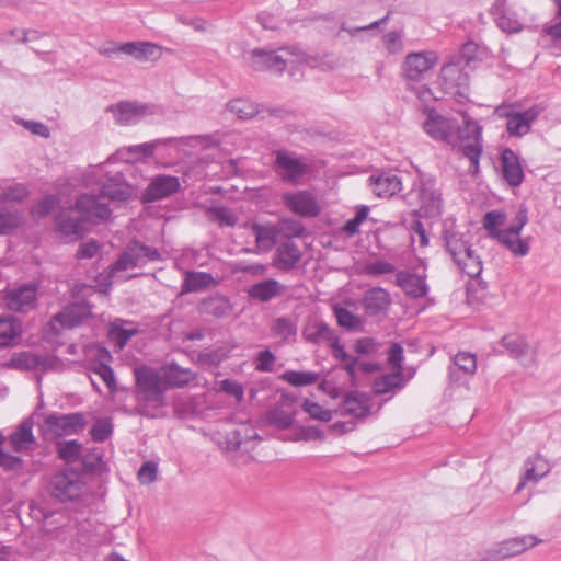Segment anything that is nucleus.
<instances>
[{"label":"nucleus","mask_w":561,"mask_h":561,"mask_svg":"<svg viewBox=\"0 0 561 561\" xmlns=\"http://www.w3.org/2000/svg\"><path fill=\"white\" fill-rule=\"evenodd\" d=\"M88 421L82 412L50 413L44 420L43 431L51 437L78 435L84 431Z\"/></svg>","instance_id":"nucleus-8"},{"label":"nucleus","mask_w":561,"mask_h":561,"mask_svg":"<svg viewBox=\"0 0 561 561\" xmlns=\"http://www.w3.org/2000/svg\"><path fill=\"white\" fill-rule=\"evenodd\" d=\"M24 461L20 456L11 455L0 448V467L4 471H20L23 469Z\"/></svg>","instance_id":"nucleus-59"},{"label":"nucleus","mask_w":561,"mask_h":561,"mask_svg":"<svg viewBox=\"0 0 561 561\" xmlns=\"http://www.w3.org/2000/svg\"><path fill=\"white\" fill-rule=\"evenodd\" d=\"M524 470L517 491H520L528 482L537 483L550 472L551 466L540 454H535L526 459Z\"/></svg>","instance_id":"nucleus-24"},{"label":"nucleus","mask_w":561,"mask_h":561,"mask_svg":"<svg viewBox=\"0 0 561 561\" xmlns=\"http://www.w3.org/2000/svg\"><path fill=\"white\" fill-rule=\"evenodd\" d=\"M304 339L312 344H330L336 336L334 331L321 320H309L302 329Z\"/></svg>","instance_id":"nucleus-27"},{"label":"nucleus","mask_w":561,"mask_h":561,"mask_svg":"<svg viewBox=\"0 0 561 561\" xmlns=\"http://www.w3.org/2000/svg\"><path fill=\"white\" fill-rule=\"evenodd\" d=\"M22 334L21 321L13 316H0V348L11 347Z\"/></svg>","instance_id":"nucleus-31"},{"label":"nucleus","mask_w":561,"mask_h":561,"mask_svg":"<svg viewBox=\"0 0 561 561\" xmlns=\"http://www.w3.org/2000/svg\"><path fill=\"white\" fill-rule=\"evenodd\" d=\"M536 115L530 111L506 114V130L511 136H524L530 130Z\"/></svg>","instance_id":"nucleus-34"},{"label":"nucleus","mask_w":561,"mask_h":561,"mask_svg":"<svg viewBox=\"0 0 561 561\" xmlns=\"http://www.w3.org/2000/svg\"><path fill=\"white\" fill-rule=\"evenodd\" d=\"M541 539H538L534 535H524L520 537H514L506 539L499 543L495 549L486 552V561H499L514 556H518L529 548L540 543Z\"/></svg>","instance_id":"nucleus-13"},{"label":"nucleus","mask_w":561,"mask_h":561,"mask_svg":"<svg viewBox=\"0 0 561 561\" xmlns=\"http://www.w3.org/2000/svg\"><path fill=\"white\" fill-rule=\"evenodd\" d=\"M216 285L217 280L210 273L187 271L181 287V294L197 293Z\"/></svg>","instance_id":"nucleus-32"},{"label":"nucleus","mask_w":561,"mask_h":561,"mask_svg":"<svg viewBox=\"0 0 561 561\" xmlns=\"http://www.w3.org/2000/svg\"><path fill=\"white\" fill-rule=\"evenodd\" d=\"M82 470L87 473H92L99 469L102 463V458L95 453L82 454L80 458Z\"/></svg>","instance_id":"nucleus-62"},{"label":"nucleus","mask_w":561,"mask_h":561,"mask_svg":"<svg viewBox=\"0 0 561 561\" xmlns=\"http://www.w3.org/2000/svg\"><path fill=\"white\" fill-rule=\"evenodd\" d=\"M337 324L348 331H355L362 325V319L343 307L334 308Z\"/></svg>","instance_id":"nucleus-53"},{"label":"nucleus","mask_w":561,"mask_h":561,"mask_svg":"<svg viewBox=\"0 0 561 561\" xmlns=\"http://www.w3.org/2000/svg\"><path fill=\"white\" fill-rule=\"evenodd\" d=\"M207 214L213 221L219 222L220 226L233 227L238 222V217L226 206L210 207Z\"/></svg>","instance_id":"nucleus-50"},{"label":"nucleus","mask_w":561,"mask_h":561,"mask_svg":"<svg viewBox=\"0 0 561 561\" xmlns=\"http://www.w3.org/2000/svg\"><path fill=\"white\" fill-rule=\"evenodd\" d=\"M220 389L227 394L234 397L237 401H241L243 399V387L234 380L224 379L220 381Z\"/></svg>","instance_id":"nucleus-63"},{"label":"nucleus","mask_w":561,"mask_h":561,"mask_svg":"<svg viewBox=\"0 0 561 561\" xmlns=\"http://www.w3.org/2000/svg\"><path fill=\"white\" fill-rule=\"evenodd\" d=\"M93 195L110 207L108 201L125 202L129 199L133 195V187L127 183L123 173L116 172L107 175L102 183L100 193Z\"/></svg>","instance_id":"nucleus-14"},{"label":"nucleus","mask_w":561,"mask_h":561,"mask_svg":"<svg viewBox=\"0 0 561 561\" xmlns=\"http://www.w3.org/2000/svg\"><path fill=\"white\" fill-rule=\"evenodd\" d=\"M501 164L503 179L513 187L519 186L524 181V171L519 157L511 148L501 152Z\"/></svg>","instance_id":"nucleus-23"},{"label":"nucleus","mask_w":561,"mask_h":561,"mask_svg":"<svg viewBox=\"0 0 561 561\" xmlns=\"http://www.w3.org/2000/svg\"><path fill=\"white\" fill-rule=\"evenodd\" d=\"M158 465L154 461H146L138 470L137 478L141 484L149 485L157 480Z\"/></svg>","instance_id":"nucleus-57"},{"label":"nucleus","mask_w":561,"mask_h":561,"mask_svg":"<svg viewBox=\"0 0 561 561\" xmlns=\"http://www.w3.org/2000/svg\"><path fill=\"white\" fill-rule=\"evenodd\" d=\"M279 294V284L275 279H266L251 286L249 295L262 302L270 301Z\"/></svg>","instance_id":"nucleus-44"},{"label":"nucleus","mask_w":561,"mask_h":561,"mask_svg":"<svg viewBox=\"0 0 561 561\" xmlns=\"http://www.w3.org/2000/svg\"><path fill=\"white\" fill-rule=\"evenodd\" d=\"M273 169L285 183L299 185L310 172L309 159L287 149L273 151Z\"/></svg>","instance_id":"nucleus-4"},{"label":"nucleus","mask_w":561,"mask_h":561,"mask_svg":"<svg viewBox=\"0 0 561 561\" xmlns=\"http://www.w3.org/2000/svg\"><path fill=\"white\" fill-rule=\"evenodd\" d=\"M459 270L470 277H477L482 272V261L470 248L455 261Z\"/></svg>","instance_id":"nucleus-45"},{"label":"nucleus","mask_w":561,"mask_h":561,"mask_svg":"<svg viewBox=\"0 0 561 561\" xmlns=\"http://www.w3.org/2000/svg\"><path fill=\"white\" fill-rule=\"evenodd\" d=\"M403 347L401 344L393 342L388 351V364L394 371L403 374Z\"/></svg>","instance_id":"nucleus-58"},{"label":"nucleus","mask_w":561,"mask_h":561,"mask_svg":"<svg viewBox=\"0 0 561 561\" xmlns=\"http://www.w3.org/2000/svg\"><path fill=\"white\" fill-rule=\"evenodd\" d=\"M423 129L432 138L447 141L451 135L453 125L448 118L431 112L423 124Z\"/></svg>","instance_id":"nucleus-33"},{"label":"nucleus","mask_w":561,"mask_h":561,"mask_svg":"<svg viewBox=\"0 0 561 561\" xmlns=\"http://www.w3.org/2000/svg\"><path fill=\"white\" fill-rule=\"evenodd\" d=\"M37 286L24 284L5 293L4 302L8 309L26 313L36 307Z\"/></svg>","instance_id":"nucleus-15"},{"label":"nucleus","mask_w":561,"mask_h":561,"mask_svg":"<svg viewBox=\"0 0 561 561\" xmlns=\"http://www.w3.org/2000/svg\"><path fill=\"white\" fill-rule=\"evenodd\" d=\"M119 49L138 61H149L159 58L161 47L150 42H128L121 44Z\"/></svg>","instance_id":"nucleus-29"},{"label":"nucleus","mask_w":561,"mask_h":561,"mask_svg":"<svg viewBox=\"0 0 561 561\" xmlns=\"http://www.w3.org/2000/svg\"><path fill=\"white\" fill-rule=\"evenodd\" d=\"M285 48L271 50L266 48H255L251 51L250 65L255 71L283 72L286 69V60L280 54Z\"/></svg>","instance_id":"nucleus-16"},{"label":"nucleus","mask_w":561,"mask_h":561,"mask_svg":"<svg viewBox=\"0 0 561 561\" xmlns=\"http://www.w3.org/2000/svg\"><path fill=\"white\" fill-rule=\"evenodd\" d=\"M408 204L416 205L413 214L420 218H436L443 213V196L437 182L432 176L421 174L411 190L404 195Z\"/></svg>","instance_id":"nucleus-3"},{"label":"nucleus","mask_w":561,"mask_h":561,"mask_svg":"<svg viewBox=\"0 0 561 561\" xmlns=\"http://www.w3.org/2000/svg\"><path fill=\"white\" fill-rule=\"evenodd\" d=\"M99 357L100 360L92 364L91 370L98 376H100V378L104 381L110 391H115L116 379L114 370L108 364L104 363V360H111L112 356L106 348L102 347L99 351Z\"/></svg>","instance_id":"nucleus-38"},{"label":"nucleus","mask_w":561,"mask_h":561,"mask_svg":"<svg viewBox=\"0 0 561 561\" xmlns=\"http://www.w3.org/2000/svg\"><path fill=\"white\" fill-rule=\"evenodd\" d=\"M251 231L255 237L257 247L264 251H270L276 244L279 234V228L270 224L254 222L251 225Z\"/></svg>","instance_id":"nucleus-35"},{"label":"nucleus","mask_w":561,"mask_h":561,"mask_svg":"<svg viewBox=\"0 0 561 561\" xmlns=\"http://www.w3.org/2000/svg\"><path fill=\"white\" fill-rule=\"evenodd\" d=\"M440 87L446 94L459 99L467 98L469 76L457 64H447L440 69Z\"/></svg>","instance_id":"nucleus-11"},{"label":"nucleus","mask_w":561,"mask_h":561,"mask_svg":"<svg viewBox=\"0 0 561 561\" xmlns=\"http://www.w3.org/2000/svg\"><path fill=\"white\" fill-rule=\"evenodd\" d=\"M113 433V423L108 417L98 419L91 430V438L96 443L105 442Z\"/></svg>","instance_id":"nucleus-52"},{"label":"nucleus","mask_w":561,"mask_h":561,"mask_svg":"<svg viewBox=\"0 0 561 561\" xmlns=\"http://www.w3.org/2000/svg\"><path fill=\"white\" fill-rule=\"evenodd\" d=\"M248 431L249 428L247 426H240L227 433L226 449L238 450L244 439L252 438V435H248Z\"/></svg>","instance_id":"nucleus-55"},{"label":"nucleus","mask_w":561,"mask_h":561,"mask_svg":"<svg viewBox=\"0 0 561 561\" xmlns=\"http://www.w3.org/2000/svg\"><path fill=\"white\" fill-rule=\"evenodd\" d=\"M83 482L76 471H60L55 473L49 483L53 497L61 503L75 501L80 496Z\"/></svg>","instance_id":"nucleus-10"},{"label":"nucleus","mask_w":561,"mask_h":561,"mask_svg":"<svg viewBox=\"0 0 561 561\" xmlns=\"http://www.w3.org/2000/svg\"><path fill=\"white\" fill-rule=\"evenodd\" d=\"M112 209L93 194H81L73 207L61 210L55 221L64 236H80L85 222L99 224L111 217Z\"/></svg>","instance_id":"nucleus-2"},{"label":"nucleus","mask_w":561,"mask_h":561,"mask_svg":"<svg viewBox=\"0 0 561 561\" xmlns=\"http://www.w3.org/2000/svg\"><path fill=\"white\" fill-rule=\"evenodd\" d=\"M202 312L214 318H226L230 314L232 306L224 296L210 297L202 301Z\"/></svg>","instance_id":"nucleus-40"},{"label":"nucleus","mask_w":561,"mask_h":561,"mask_svg":"<svg viewBox=\"0 0 561 561\" xmlns=\"http://www.w3.org/2000/svg\"><path fill=\"white\" fill-rule=\"evenodd\" d=\"M135 375L136 413L146 417H158L167 405L165 392L169 388H182L188 385L195 374L175 363L159 370L149 366L137 367Z\"/></svg>","instance_id":"nucleus-1"},{"label":"nucleus","mask_w":561,"mask_h":561,"mask_svg":"<svg viewBox=\"0 0 561 561\" xmlns=\"http://www.w3.org/2000/svg\"><path fill=\"white\" fill-rule=\"evenodd\" d=\"M271 330H272L273 334L275 336L282 339L283 342L295 341V337L297 335L296 323L287 317L276 318L273 321Z\"/></svg>","instance_id":"nucleus-47"},{"label":"nucleus","mask_w":561,"mask_h":561,"mask_svg":"<svg viewBox=\"0 0 561 561\" xmlns=\"http://www.w3.org/2000/svg\"><path fill=\"white\" fill-rule=\"evenodd\" d=\"M437 60V55L434 51L410 53L403 62L407 80L415 83L424 80Z\"/></svg>","instance_id":"nucleus-12"},{"label":"nucleus","mask_w":561,"mask_h":561,"mask_svg":"<svg viewBox=\"0 0 561 561\" xmlns=\"http://www.w3.org/2000/svg\"><path fill=\"white\" fill-rule=\"evenodd\" d=\"M92 314L91 306L85 301L73 302L64 307L53 318L64 329H73L83 323Z\"/></svg>","instance_id":"nucleus-19"},{"label":"nucleus","mask_w":561,"mask_h":561,"mask_svg":"<svg viewBox=\"0 0 561 561\" xmlns=\"http://www.w3.org/2000/svg\"><path fill=\"white\" fill-rule=\"evenodd\" d=\"M282 379L294 387H305L313 385L319 379V374L313 371L286 370Z\"/></svg>","instance_id":"nucleus-48"},{"label":"nucleus","mask_w":561,"mask_h":561,"mask_svg":"<svg viewBox=\"0 0 561 561\" xmlns=\"http://www.w3.org/2000/svg\"><path fill=\"white\" fill-rule=\"evenodd\" d=\"M107 112L113 114L116 124L128 126L137 124L146 116L158 114L159 106L149 103L122 101L111 104Z\"/></svg>","instance_id":"nucleus-9"},{"label":"nucleus","mask_w":561,"mask_h":561,"mask_svg":"<svg viewBox=\"0 0 561 561\" xmlns=\"http://www.w3.org/2000/svg\"><path fill=\"white\" fill-rule=\"evenodd\" d=\"M283 203L290 211L302 217H316L320 213L314 196L308 191L285 193Z\"/></svg>","instance_id":"nucleus-18"},{"label":"nucleus","mask_w":561,"mask_h":561,"mask_svg":"<svg viewBox=\"0 0 561 561\" xmlns=\"http://www.w3.org/2000/svg\"><path fill=\"white\" fill-rule=\"evenodd\" d=\"M23 225V215L20 210L0 207V236H8Z\"/></svg>","instance_id":"nucleus-42"},{"label":"nucleus","mask_w":561,"mask_h":561,"mask_svg":"<svg viewBox=\"0 0 561 561\" xmlns=\"http://www.w3.org/2000/svg\"><path fill=\"white\" fill-rule=\"evenodd\" d=\"M370 412L368 397L360 392H350L345 396L341 407L342 415H350L356 419H364Z\"/></svg>","instance_id":"nucleus-30"},{"label":"nucleus","mask_w":561,"mask_h":561,"mask_svg":"<svg viewBox=\"0 0 561 561\" xmlns=\"http://www.w3.org/2000/svg\"><path fill=\"white\" fill-rule=\"evenodd\" d=\"M354 348L359 355H373L378 352V343L373 337H363L356 341Z\"/></svg>","instance_id":"nucleus-61"},{"label":"nucleus","mask_w":561,"mask_h":561,"mask_svg":"<svg viewBox=\"0 0 561 561\" xmlns=\"http://www.w3.org/2000/svg\"><path fill=\"white\" fill-rule=\"evenodd\" d=\"M503 346L508 351L510 355L517 359L523 366L528 367L536 360L535 350L518 335H505L502 339Z\"/></svg>","instance_id":"nucleus-22"},{"label":"nucleus","mask_w":561,"mask_h":561,"mask_svg":"<svg viewBox=\"0 0 561 561\" xmlns=\"http://www.w3.org/2000/svg\"><path fill=\"white\" fill-rule=\"evenodd\" d=\"M180 190V181L172 175L156 176L142 194L145 203H153L176 193Z\"/></svg>","instance_id":"nucleus-20"},{"label":"nucleus","mask_w":561,"mask_h":561,"mask_svg":"<svg viewBox=\"0 0 561 561\" xmlns=\"http://www.w3.org/2000/svg\"><path fill=\"white\" fill-rule=\"evenodd\" d=\"M442 239L454 262L471 248L468 241L463 239V233L457 230L454 217H448L443 221Z\"/></svg>","instance_id":"nucleus-17"},{"label":"nucleus","mask_w":561,"mask_h":561,"mask_svg":"<svg viewBox=\"0 0 561 561\" xmlns=\"http://www.w3.org/2000/svg\"><path fill=\"white\" fill-rule=\"evenodd\" d=\"M173 141V138H160L153 141L144 142L139 145L129 146L126 149L128 157L125 158L126 162L134 163L139 160H145L153 156L156 149L161 145H168Z\"/></svg>","instance_id":"nucleus-37"},{"label":"nucleus","mask_w":561,"mask_h":561,"mask_svg":"<svg viewBox=\"0 0 561 561\" xmlns=\"http://www.w3.org/2000/svg\"><path fill=\"white\" fill-rule=\"evenodd\" d=\"M27 187L22 183H15L4 186L0 192V203L15 202L20 203L28 196Z\"/></svg>","instance_id":"nucleus-51"},{"label":"nucleus","mask_w":561,"mask_h":561,"mask_svg":"<svg viewBox=\"0 0 561 561\" xmlns=\"http://www.w3.org/2000/svg\"><path fill=\"white\" fill-rule=\"evenodd\" d=\"M454 366L449 368V378L453 381L458 379V371L472 376L477 370L476 355L467 352H459L453 358Z\"/></svg>","instance_id":"nucleus-39"},{"label":"nucleus","mask_w":561,"mask_h":561,"mask_svg":"<svg viewBox=\"0 0 561 561\" xmlns=\"http://www.w3.org/2000/svg\"><path fill=\"white\" fill-rule=\"evenodd\" d=\"M491 14L503 32L518 33L525 26L527 9L523 0H495Z\"/></svg>","instance_id":"nucleus-7"},{"label":"nucleus","mask_w":561,"mask_h":561,"mask_svg":"<svg viewBox=\"0 0 561 561\" xmlns=\"http://www.w3.org/2000/svg\"><path fill=\"white\" fill-rule=\"evenodd\" d=\"M275 360L276 357L270 350L261 351L255 358V370L262 373L273 371Z\"/></svg>","instance_id":"nucleus-60"},{"label":"nucleus","mask_w":561,"mask_h":561,"mask_svg":"<svg viewBox=\"0 0 561 561\" xmlns=\"http://www.w3.org/2000/svg\"><path fill=\"white\" fill-rule=\"evenodd\" d=\"M403 386L402 374L394 371L385 374L375 379L373 383V391L376 394H386L394 389H400Z\"/></svg>","instance_id":"nucleus-46"},{"label":"nucleus","mask_w":561,"mask_h":561,"mask_svg":"<svg viewBox=\"0 0 561 561\" xmlns=\"http://www.w3.org/2000/svg\"><path fill=\"white\" fill-rule=\"evenodd\" d=\"M397 285L412 298H422L427 295L428 287L425 276L407 271H399L396 274Z\"/></svg>","instance_id":"nucleus-25"},{"label":"nucleus","mask_w":561,"mask_h":561,"mask_svg":"<svg viewBox=\"0 0 561 561\" xmlns=\"http://www.w3.org/2000/svg\"><path fill=\"white\" fill-rule=\"evenodd\" d=\"M370 187L378 197H391L401 190V179L391 172H385L377 176H370Z\"/></svg>","instance_id":"nucleus-28"},{"label":"nucleus","mask_w":561,"mask_h":561,"mask_svg":"<svg viewBox=\"0 0 561 561\" xmlns=\"http://www.w3.org/2000/svg\"><path fill=\"white\" fill-rule=\"evenodd\" d=\"M463 124L458 128L461 152L469 160V170L476 175L479 172L480 157L483 150L482 126L467 113L462 115Z\"/></svg>","instance_id":"nucleus-5"},{"label":"nucleus","mask_w":561,"mask_h":561,"mask_svg":"<svg viewBox=\"0 0 561 561\" xmlns=\"http://www.w3.org/2000/svg\"><path fill=\"white\" fill-rule=\"evenodd\" d=\"M294 415L282 410L274 409L266 414V421L278 428L286 430L294 423Z\"/></svg>","instance_id":"nucleus-54"},{"label":"nucleus","mask_w":561,"mask_h":561,"mask_svg":"<svg viewBox=\"0 0 561 561\" xmlns=\"http://www.w3.org/2000/svg\"><path fill=\"white\" fill-rule=\"evenodd\" d=\"M56 453L60 460L72 465L82 457V444L77 439L61 440L56 445Z\"/></svg>","instance_id":"nucleus-43"},{"label":"nucleus","mask_w":561,"mask_h":561,"mask_svg":"<svg viewBox=\"0 0 561 561\" xmlns=\"http://www.w3.org/2000/svg\"><path fill=\"white\" fill-rule=\"evenodd\" d=\"M44 365L43 357L30 352L13 354L5 367L19 370H35Z\"/></svg>","instance_id":"nucleus-41"},{"label":"nucleus","mask_w":561,"mask_h":561,"mask_svg":"<svg viewBox=\"0 0 561 561\" xmlns=\"http://www.w3.org/2000/svg\"><path fill=\"white\" fill-rule=\"evenodd\" d=\"M57 204V198L54 195H48L39 201L33 208V213L38 216L49 215Z\"/></svg>","instance_id":"nucleus-64"},{"label":"nucleus","mask_w":561,"mask_h":561,"mask_svg":"<svg viewBox=\"0 0 561 561\" xmlns=\"http://www.w3.org/2000/svg\"><path fill=\"white\" fill-rule=\"evenodd\" d=\"M228 110L241 119H248L260 113L256 104L244 99H236L228 103Z\"/></svg>","instance_id":"nucleus-49"},{"label":"nucleus","mask_w":561,"mask_h":561,"mask_svg":"<svg viewBox=\"0 0 561 561\" xmlns=\"http://www.w3.org/2000/svg\"><path fill=\"white\" fill-rule=\"evenodd\" d=\"M300 259L301 252L298 245L291 239H287L277 247L273 264L278 270L289 271L298 264Z\"/></svg>","instance_id":"nucleus-26"},{"label":"nucleus","mask_w":561,"mask_h":561,"mask_svg":"<svg viewBox=\"0 0 561 561\" xmlns=\"http://www.w3.org/2000/svg\"><path fill=\"white\" fill-rule=\"evenodd\" d=\"M160 260L161 254L157 248L146 245L139 240L134 239L110 266V275L113 276L116 272L142 267L149 262H158Z\"/></svg>","instance_id":"nucleus-6"},{"label":"nucleus","mask_w":561,"mask_h":561,"mask_svg":"<svg viewBox=\"0 0 561 561\" xmlns=\"http://www.w3.org/2000/svg\"><path fill=\"white\" fill-rule=\"evenodd\" d=\"M302 410L307 412L311 419L329 422L332 419V413L330 410L324 409L317 402H312L306 399L302 403Z\"/></svg>","instance_id":"nucleus-56"},{"label":"nucleus","mask_w":561,"mask_h":561,"mask_svg":"<svg viewBox=\"0 0 561 561\" xmlns=\"http://www.w3.org/2000/svg\"><path fill=\"white\" fill-rule=\"evenodd\" d=\"M32 430L33 422L31 419H26L19 425L16 431L10 435V445L14 451L21 453L34 444L35 437Z\"/></svg>","instance_id":"nucleus-36"},{"label":"nucleus","mask_w":561,"mask_h":561,"mask_svg":"<svg viewBox=\"0 0 561 561\" xmlns=\"http://www.w3.org/2000/svg\"><path fill=\"white\" fill-rule=\"evenodd\" d=\"M391 304L389 293L381 287H373L365 291L362 305L370 317L386 314Z\"/></svg>","instance_id":"nucleus-21"}]
</instances>
